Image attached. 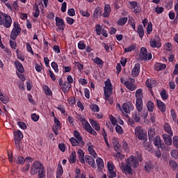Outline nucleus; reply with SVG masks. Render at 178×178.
Returning a JSON list of instances; mask_svg holds the SVG:
<instances>
[{
  "label": "nucleus",
  "instance_id": "obj_50",
  "mask_svg": "<svg viewBox=\"0 0 178 178\" xmlns=\"http://www.w3.org/2000/svg\"><path fill=\"white\" fill-rule=\"evenodd\" d=\"M114 158H115L117 161H122V159H124V156L120 152H117L114 155Z\"/></svg>",
  "mask_w": 178,
  "mask_h": 178
},
{
  "label": "nucleus",
  "instance_id": "obj_7",
  "mask_svg": "<svg viewBox=\"0 0 178 178\" xmlns=\"http://www.w3.org/2000/svg\"><path fill=\"white\" fill-rule=\"evenodd\" d=\"M44 168V165L41 162L37 161H34L31 168V175L33 176L37 175L40 171H41Z\"/></svg>",
  "mask_w": 178,
  "mask_h": 178
},
{
  "label": "nucleus",
  "instance_id": "obj_26",
  "mask_svg": "<svg viewBox=\"0 0 178 178\" xmlns=\"http://www.w3.org/2000/svg\"><path fill=\"white\" fill-rule=\"evenodd\" d=\"M77 155L79 158L81 163H86V161H84V152L81 149H79L77 150Z\"/></svg>",
  "mask_w": 178,
  "mask_h": 178
},
{
  "label": "nucleus",
  "instance_id": "obj_22",
  "mask_svg": "<svg viewBox=\"0 0 178 178\" xmlns=\"http://www.w3.org/2000/svg\"><path fill=\"white\" fill-rule=\"evenodd\" d=\"M157 107L163 113L166 112V105L162 101L156 99Z\"/></svg>",
  "mask_w": 178,
  "mask_h": 178
},
{
  "label": "nucleus",
  "instance_id": "obj_58",
  "mask_svg": "<svg viewBox=\"0 0 178 178\" xmlns=\"http://www.w3.org/2000/svg\"><path fill=\"white\" fill-rule=\"evenodd\" d=\"M164 48H165V49H166V51H172L173 46L172 45V43L167 42V43H165Z\"/></svg>",
  "mask_w": 178,
  "mask_h": 178
},
{
  "label": "nucleus",
  "instance_id": "obj_52",
  "mask_svg": "<svg viewBox=\"0 0 178 178\" xmlns=\"http://www.w3.org/2000/svg\"><path fill=\"white\" fill-rule=\"evenodd\" d=\"M133 118L135 122H138L141 120V114H140V113H135L133 115Z\"/></svg>",
  "mask_w": 178,
  "mask_h": 178
},
{
  "label": "nucleus",
  "instance_id": "obj_64",
  "mask_svg": "<svg viewBox=\"0 0 178 178\" xmlns=\"http://www.w3.org/2000/svg\"><path fill=\"white\" fill-rule=\"evenodd\" d=\"M173 144L175 148H178V137L177 136L173 137Z\"/></svg>",
  "mask_w": 178,
  "mask_h": 178
},
{
  "label": "nucleus",
  "instance_id": "obj_4",
  "mask_svg": "<svg viewBox=\"0 0 178 178\" xmlns=\"http://www.w3.org/2000/svg\"><path fill=\"white\" fill-rule=\"evenodd\" d=\"M76 119L81 122L83 129H85L88 133H90L92 136H97V131H95V130L91 127V125L87 120H86V118L84 116L78 115L76 116Z\"/></svg>",
  "mask_w": 178,
  "mask_h": 178
},
{
  "label": "nucleus",
  "instance_id": "obj_47",
  "mask_svg": "<svg viewBox=\"0 0 178 178\" xmlns=\"http://www.w3.org/2000/svg\"><path fill=\"white\" fill-rule=\"evenodd\" d=\"M169 165L170 168L173 169V170H178V165L177 163L175 161H170Z\"/></svg>",
  "mask_w": 178,
  "mask_h": 178
},
{
  "label": "nucleus",
  "instance_id": "obj_19",
  "mask_svg": "<svg viewBox=\"0 0 178 178\" xmlns=\"http://www.w3.org/2000/svg\"><path fill=\"white\" fill-rule=\"evenodd\" d=\"M140 63H136L131 72V76L134 77H137L140 74Z\"/></svg>",
  "mask_w": 178,
  "mask_h": 178
},
{
  "label": "nucleus",
  "instance_id": "obj_25",
  "mask_svg": "<svg viewBox=\"0 0 178 178\" xmlns=\"http://www.w3.org/2000/svg\"><path fill=\"white\" fill-rule=\"evenodd\" d=\"M156 86V81L152 79H148L146 81V86L147 88H152V87H155Z\"/></svg>",
  "mask_w": 178,
  "mask_h": 178
},
{
  "label": "nucleus",
  "instance_id": "obj_62",
  "mask_svg": "<svg viewBox=\"0 0 178 178\" xmlns=\"http://www.w3.org/2000/svg\"><path fill=\"white\" fill-rule=\"evenodd\" d=\"M38 178H44L45 177V168H43L42 170H40L38 172Z\"/></svg>",
  "mask_w": 178,
  "mask_h": 178
},
{
  "label": "nucleus",
  "instance_id": "obj_17",
  "mask_svg": "<svg viewBox=\"0 0 178 178\" xmlns=\"http://www.w3.org/2000/svg\"><path fill=\"white\" fill-rule=\"evenodd\" d=\"M88 147V151L90 155L93 156V158H97L98 154H97V152H95V150L94 149V145L91 142H89L87 143Z\"/></svg>",
  "mask_w": 178,
  "mask_h": 178
},
{
  "label": "nucleus",
  "instance_id": "obj_21",
  "mask_svg": "<svg viewBox=\"0 0 178 178\" xmlns=\"http://www.w3.org/2000/svg\"><path fill=\"white\" fill-rule=\"evenodd\" d=\"M128 6L130 9H134V13H138V12H140L138 6H137V2L136 1H129Z\"/></svg>",
  "mask_w": 178,
  "mask_h": 178
},
{
  "label": "nucleus",
  "instance_id": "obj_59",
  "mask_svg": "<svg viewBox=\"0 0 178 178\" xmlns=\"http://www.w3.org/2000/svg\"><path fill=\"white\" fill-rule=\"evenodd\" d=\"M100 15H101V8H99V7H98V8H96L95 9V11H94V13H93V16L95 17H98V16H100Z\"/></svg>",
  "mask_w": 178,
  "mask_h": 178
},
{
  "label": "nucleus",
  "instance_id": "obj_35",
  "mask_svg": "<svg viewBox=\"0 0 178 178\" xmlns=\"http://www.w3.org/2000/svg\"><path fill=\"white\" fill-rule=\"evenodd\" d=\"M33 15L35 17H38L40 16V8L37 3L33 6Z\"/></svg>",
  "mask_w": 178,
  "mask_h": 178
},
{
  "label": "nucleus",
  "instance_id": "obj_33",
  "mask_svg": "<svg viewBox=\"0 0 178 178\" xmlns=\"http://www.w3.org/2000/svg\"><path fill=\"white\" fill-rule=\"evenodd\" d=\"M26 165L22 168L23 172H26L30 169V162L34 161L31 157H26Z\"/></svg>",
  "mask_w": 178,
  "mask_h": 178
},
{
  "label": "nucleus",
  "instance_id": "obj_30",
  "mask_svg": "<svg viewBox=\"0 0 178 178\" xmlns=\"http://www.w3.org/2000/svg\"><path fill=\"white\" fill-rule=\"evenodd\" d=\"M22 138H23V134L20 131L14 132L15 141H22Z\"/></svg>",
  "mask_w": 178,
  "mask_h": 178
},
{
  "label": "nucleus",
  "instance_id": "obj_29",
  "mask_svg": "<svg viewBox=\"0 0 178 178\" xmlns=\"http://www.w3.org/2000/svg\"><path fill=\"white\" fill-rule=\"evenodd\" d=\"M154 145L157 148H161L162 147V140H161V136H156V138L154 140Z\"/></svg>",
  "mask_w": 178,
  "mask_h": 178
},
{
  "label": "nucleus",
  "instance_id": "obj_54",
  "mask_svg": "<svg viewBox=\"0 0 178 178\" xmlns=\"http://www.w3.org/2000/svg\"><path fill=\"white\" fill-rule=\"evenodd\" d=\"M15 147L18 151H20V149H23L22 143L21 140H15Z\"/></svg>",
  "mask_w": 178,
  "mask_h": 178
},
{
  "label": "nucleus",
  "instance_id": "obj_61",
  "mask_svg": "<svg viewBox=\"0 0 178 178\" xmlns=\"http://www.w3.org/2000/svg\"><path fill=\"white\" fill-rule=\"evenodd\" d=\"M51 67L54 69L55 73H59V69L58 68V64L56 62L51 63Z\"/></svg>",
  "mask_w": 178,
  "mask_h": 178
},
{
  "label": "nucleus",
  "instance_id": "obj_16",
  "mask_svg": "<svg viewBox=\"0 0 178 178\" xmlns=\"http://www.w3.org/2000/svg\"><path fill=\"white\" fill-rule=\"evenodd\" d=\"M56 26L58 30H60L61 31H63L65 27V21H63V19H61L59 17H56Z\"/></svg>",
  "mask_w": 178,
  "mask_h": 178
},
{
  "label": "nucleus",
  "instance_id": "obj_24",
  "mask_svg": "<svg viewBox=\"0 0 178 178\" xmlns=\"http://www.w3.org/2000/svg\"><path fill=\"white\" fill-rule=\"evenodd\" d=\"M90 123L92 127H93L96 131H99V130H101V127L99 126V123H98V122L94 120H90Z\"/></svg>",
  "mask_w": 178,
  "mask_h": 178
},
{
  "label": "nucleus",
  "instance_id": "obj_41",
  "mask_svg": "<svg viewBox=\"0 0 178 178\" xmlns=\"http://www.w3.org/2000/svg\"><path fill=\"white\" fill-rule=\"evenodd\" d=\"M63 175V168L62 165H58L57 168L56 178H60V176Z\"/></svg>",
  "mask_w": 178,
  "mask_h": 178
},
{
  "label": "nucleus",
  "instance_id": "obj_2",
  "mask_svg": "<svg viewBox=\"0 0 178 178\" xmlns=\"http://www.w3.org/2000/svg\"><path fill=\"white\" fill-rule=\"evenodd\" d=\"M104 92L105 101H108L112 105L113 101L111 99V95L113 94V86H112V83H111V79H109L104 82Z\"/></svg>",
  "mask_w": 178,
  "mask_h": 178
},
{
  "label": "nucleus",
  "instance_id": "obj_56",
  "mask_svg": "<svg viewBox=\"0 0 178 178\" xmlns=\"http://www.w3.org/2000/svg\"><path fill=\"white\" fill-rule=\"evenodd\" d=\"M109 120L114 126H116L118 124V120H116V118H115L113 115H109Z\"/></svg>",
  "mask_w": 178,
  "mask_h": 178
},
{
  "label": "nucleus",
  "instance_id": "obj_49",
  "mask_svg": "<svg viewBox=\"0 0 178 178\" xmlns=\"http://www.w3.org/2000/svg\"><path fill=\"white\" fill-rule=\"evenodd\" d=\"M42 88L46 95H52V91H51V89L47 86H43Z\"/></svg>",
  "mask_w": 178,
  "mask_h": 178
},
{
  "label": "nucleus",
  "instance_id": "obj_15",
  "mask_svg": "<svg viewBox=\"0 0 178 178\" xmlns=\"http://www.w3.org/2000/svg\"><path fill=\"white\" fill-rule=\"evenodd\" d=\"M122 109L125 113H130L131 111L134 110V105L133 103L129 102L122 104Z\"/></svg>",
  "mask_w": 178,
  "mask_h": 178
},
{
  "label": "nucleus",
  "instance_id": "obj_53",
  "mask_svg": "<svg viewBox=\"0 0 178 178\" xmlns=\"http://www.w3.org/2000/svg\"><path fill=\"white\" fill-rule=\"evenodd\" d=\"M115 131L118 134H120V136H122V134H123V133H124V131H123V128H122V127L120 125H119V124L116 125V127H115Z\"/></svg>",
  "mask_w": 178,
  "mask_h": 178
},
{
  "label": "nucleus",
  "instance_id": "obj_8",
  "mask_svg": "<svg viewBox=\"0 0 178 178\" xmlns=\"http://www.w3.org/2000/svg\"><path fill=\"white\" fill-rule=\"evenodd\" d=\"M135 136H136V137H138V138L142 141H147V132L144 131L141 127H136L135 128Z\"/></svg>",
  "mask_w": 178,
  "mask_h": 178
},
{
  "label": "nucleus",
  "instance_id": "obj_28",
  "mask_svg": "<svg viewBox=\"0 0 178 178\" xmlns=\"http://www.w3.org/2000/svg\"><path fill=\"white\" fill-rule=\"evenodd\" d=\"M111 11H112V9L111 8V5L106 4L104 6V13H103L104 17H108V16L111 15Z\"/></svg>",
  "mask_w": 178,
  "mask_h": 178
},
{
  "label": "nucleus",
  "instance_id": "obj_63",
  "mask_svg": "<svg viewBox=\"0 0 178 178\" xmlns=\"http://www.w3.org/2000/svg\"><path fill=\"white\" fill-rule=\"evenodd\" d=\"M152 33V23L149 22L147 27V33L151 34Z\"/></svg>",
  "mask_w": 178,
  "mask_h": 178
},
{
  "label": "nucleus",
  "instance_id": "obj_11",
  "mask_svg": "<svg viewBox=\"0 0 178 178\" xmlns=\"http://www.w3.org/2000/svg\"><path fill=\"white\" fill-rule=\"evenodd\" d=\"M149 44L152 48H161V47H162L161 38H159L158 36H156L154 38L150 39Z\"/></svg>",
  "mask_w": 178,
  "mask_h": 178
},
{
  "label": "nucleus",
  "instance_id": "obj_40",
  "mask_svg": "<svg viewBox=\"0 0 178 178\" xmlns=\"http://www.w3.org/2000/svg\"><path fill=\"white\" fill-rule=\"evenodd\" d=\"M135 97L136 99H143V89L139 88L136 91Z\"/></svg>",
  "mask_w": 178,
  "mask_h": 178
},
{
  "label": "nucleus",
  "instance_id": "obj_36",
  "mask_svg": "<svg viewBox=\"0 0 178 178\" xmlns=\"http://www.w3.org/2000/svg\"><path fill=\"white\" fill-rule=\"evenodd\" d=\"M15 66H16L18 72H19V73H24V67H23V65H22L20 63V61L16 60Z\"/></svg>",
  "mask_w": 178,
  "mask_h": 178
},
{
  "label": "nucleus",
  "instance_id": "obj_13",
  "mask_svg": "<svg viewBox=\"0 0 178 178\" xmlns=\"http://www.w3.org/2000/svg\"><path fill=\"white\" fill-rule=\"evenodd\" d=\"M107 169L108 170V176H111V177H116V169L115 168V164H113V162L108 161L107 163Z\"/></svg>",
  "mask_w": 178,
  "mask_h": 178
},
{
  "label": "nucleus",
  "instance_id": "obj_48",
  "mask_svg": "<svg viewBox=\"0 0 178 178\" xmlns=\"http://www.w3.org/2000/svg\"><path fill=\"white\" fill-rule=\"evenodd\" d=\"M136 49V44H132L130 46L124 49V52H131Z\"/></svg>",
  "mask_w": 178,
  "mask_h": 178
},
{
  "label": "nucleus",
  "instance_id": "obj_14",
  "mask_svg": "<svg viewBox=\"0 0 178 178\" xmlns=\"http://www.w3.org/2000/svg\"><path fill=\"white\" fill-rule=\"evenodd\" d=\"M60 129H62V127L60 126V121H59V119L55 117L54 125L52 127V130L56 136H58V134H59V130H60Z\"/></svg>",
  "mask_w": 178,
  "mask_h": 178
},
{
  "label": "nucleus",
  "instance_id": "obj_51",
  "mask_svg": "<svg viewBox=\"0 0 178 178\" xmlns=\"http://www.w3.org/2000/svg\"><path fill=\"white\" fill-rule=\"evenodd\" d=\"M160 95H161V97L162 99H163V101L166 100V99L168 98V97H169V96L168 95V93H167V92H166V90H165V89H163V90L161 92Z\"/></svg>",
  "mask_w": 178,
  "mask_h": 178
},
{
  "label": "nucleus",
  "instance_id": "obj_38",
  "mask_svg": "<svg viewBox=\"0 0 178 178\" xmlns=\"http://www.w3.org/2000/svg\"><path fill=\"white\" fill-rule=\"evenodd\" d=\"M0 101H1L3 104H8L9 102V97L8 96L4 95L2 92L0 90Z\"/></svg>",
  "mask_w": 178,
  "mask_h": 178
},
{
  "label": "nucleus",
  "instance_id": "obj_45",
  "mask_svg": "<svg viewBox=\"0 0 178 178\" xmlns=\"http://www.w3.org/2000/svg\"><path fill=\"white\" fill-rule=\"evenodd\" d=\"M70 163H74L76 162V152L74 151L71 153L69 157Z\"/></svg>",
  "mask_w": 178,
  "mask_h": 178
},
{
  "label": "nucleus",
  "instance_id": "obj_34",
  "mask_svg": "<svg viewBox=\"0 0 178 178\" xmlns=\"http://www.w3.org/2000/svg\"><path fill=\"white\" fill-rule=\"evenodd\" d=\"M146 106L148 112H154V110L155 109V105L154 104V102L152 101H148L146 104Z\"/></svg>",
  "mask_w": 178,
  "mask_h": 178
},
{
  "label": "nucleus",
  "instance_id": "obj_44",
  "mask_svg": "<svg viewBox=\"0 0 178 178\" xmlns=\"http://www.w3.org/2000/svg\"><path fill=\"white\" fill-rule=\"evenodd\" d=\"M94 63L98 65V66H102L104 65V60H102L99 57H96L95 58H92Z\"/></svg>",
  "mask_w": 178,
  "mask_h": 178
},
{
  "label": "nucleus",
  "instance_id": "obj_20",
  "mask_svg": "<svg viewBox=\"0 0 178 178\" xmlns=\"http://www.w3.org/2000/svg\"><path fill=\"white\" fill-rule=\"evenodd\" d=\"M162 137H163L164 143H165V144H166V145H172V137H173V136L163 134L162 135Z\"/></svg>",
  "mask_w": 178,
  "mask_h": 178
},
{
  "label": "nucleus",
  "instance_id": "obj_43",
  "mask_svg": "<svg viewBox=\"0 0 178 178\" xmlns=\"http://www.w3.org/2000/svg\"><path fill=\"white\" fill-rule=\"evenodd\" d=\"M125 23H127V17H126L120 18L117 22V24H118V26H124Z\"/></svg>",
  "mask_w": 178,
  "mask_h": 178
},
{
  "label": "nucleus",
  "instance_id": "obj_60",
  "mask_svg": "<svg viewBox=\"0 0 178 178\" xmlns=\"http://www.w3.org/2000/svg\"><path fill=\"white\" fill-rule=\"evenodd\" d=\"M122 148L125 152H129L130 149H129V145L127 144V141L122 142Z\"/></svg>",
  "mask_w": 178,
  "mask_h": 178
},
{
  "label": "nucleus",
  "instance_id": "obj_6",
  "mask_svg": "<svg viewBox=\"0 0 178 178\" xmlns=\"http://www.w3.org/2000/svg\"><path fill=\"white\" fill-rule=\"evenodd\" d=\"M22 33V28H20V24H19V22L14 21L13 22V28L10 33V38L11 40H16L17 38V35Z\"/></svg>",
  "mask_w": 178,
  "mask_h": 178
},
{
  "label": "nucleus",
  "instance_id": "obj_1",
  "mask_svg": "<svg viewBox=\"0 0 178 178\" xmlns=\"http://www.w3.org/2000/svg\"><path fill=\"white\" fill-rule=\"evenodd\" d=\"M131 167L138 168V160L137 157L134 156H131L127 159L126 165L124 162L120 164V168L122 173L126 175H133V169Z\"/></svg>",
  "mask_w": 178,
  "mask_h": 178
},
{
  "label": "nucleus",
  "instance_id": "obj_31",
  "mask_svg": "<svg viewBox=\"0 0 178 178\" xmlns=\"http://www.w3.org/2000/svg\"><path fill=\"white\" fill-rule=\"evenodd\" d=\"M112 142L113 144L115 151H116L117 152L120 151V144H119V140H118V138H113Z\"/></svg>",
  "mask_w": 178,
  "mask_h": 178
},
{
  "label": "nucleus",
  "instance_id": "obj_3",
  "mask_svg": "<svg viewBox=\"0 0 178 178\" xmlns=\"http://www.w3.org/2000/svg\"><path fill=\"white\" fill-rule=\"evenodd\" d=\"M74 137L70 138V141L73 147H83L84 145V141H83V137L79 131H74Z\"/></svg>",
  "mask_w": 178,
  "mask_h": 178
},
{
  "label": "nucleus",
  "instance_id": "obj_37",
  "mask_svg": "<svg viewBox=\"0 0 178 178\" xmlns=\"http://www.w3.org/2000/svg\"><path fill=\"white\" fill-rule=\"evenodd\" d=\"M164 130L165 133H168L170 136H173V131H172V128L169 124L165 123L164 124Z\"/></svg>",
  "mask_w": 178,
  "mask_h": 178
},
{
  "label": "nucleus",
  "instance_id": "obj_39",
  "mask_svg": "<svg viewBox=\"0 0 178 178\" xmlns=\"http://www.w3.org/2000/svg\"><path fill=\"white\" fill-rule=\"evenodd\" d=\"M137 33L140 38H143L144 37V28L143 27V25L138 26Z\"/></svg>",
  "mask_w": 178,
  "mask_h": 178
},
{
  "label": "nucleus",
  "instance_id": "obj_23",
  "mask_svg": "<svg viewBox=\"0 0 178 178\" xmlns=\"http://www.w3.org/2000/svg\"><path fill=\"white\" fill-rule=\"evenodd\" d=\"M143 99H136V108L138 112H141L143 111Z\"/></svg>",
  "mask_w": 178,
  "mask_h": 178
},
{
  "label": "nucleus",
  "instance_id": "obj_46",
  "mask_svg": "<svg viewBox=\"0 0 178 178\" xmlns=\"http://www.w3.org/2000/svg\"><path fill=\"white\" fill-rule=\"evenodd\" d=\"M154 169V165L151 162H147L145 165V170L146 172H151V170Z\"/></svg>",
  "mask_w": 178,
  "mask_h": 178
},
{
  "label": "nucleus",
  "instance_id": "obj_32",
  "mask_svg": "<svg viewBox=\"0 0 178 178\" xmlns=\"http://www.w3.org/2000/svg\"><path fill=\"white\" fill-rule=\"evenodd\" d=\"M96 163L99 170H102V168H104V160L101 157H98L96 159Z\"/></svg>",
  "mask_w": 178,
  "mask_h": 178
},
{
  "label": "nucleus",
  "instance_id": "obj_9",
  "mask_svg": "<svg viewBox=\"0 0 178 178\" xmlns=\"http://www.w3.org/2000/svg\"><path fill=\"white\" fill-rule=\"evenodd\" d=\"M131 81H126L124 79L121 78V83L124 84L125 87L130 90V91H134L136 90L137 86L134 84V79H132Z\"/></svg>",
  "mask_w": 178,
  "mask_h": 178
},
{
  "label": "nucleus",
  "instance_id": "obj_10",
  "mask_svg": "<svg viewBox=\"0 0 178 178\" xmlns=\"http://www.w3.org/2000/svg\"><path fill=\"white\" fill-rule=\"evenodd\" d=\"M140 56L143 60H151L152 59V54L149 53L147 51V49L142 47L140 49Z\"/></svg>",
  "mask_w": 178,
  "mask_h": 178
},
{
  "label": "nucleus",
  "instance_id": "obj_57",
  "mask_svg": "<svg viewBox=\"0 0 178 178\" xmlns=\"http://www.w3.org/2000/svg\"><path fill=\"white\" fill-rule=\"evenodd\" d=\"M90 108L92 112H99V106L97 104H91Z\"/></svg>",
  "mask_w": 178,
  "mask_h": 178
},
{
  "label": "nucleus",
  "instance_id": "obj_12",
  "mask_svg": "<svg viewBox=\"0 0 178 178\" xmlns=\"http://www.w3.org/2000/svg\"><path fill=\"white\" fill-rule=\"evenodd\" d=\"M58 84H59L60 88L62 89L63 92H67L69 90H70V87H72V85L69 82L65 81L63 83V81L62 80V79H60L58 80Z\"/></svg>",
  "mask_w": 178,
  "mask_h": 178
},
{
  "label": "nucleus",
  "instance_id": "obj_27",
  "mask_svg": "<svg viewBox=\"0 0 178 178\" xmlns=\"http://www.w3.org/2000/svg\"><path fill=\"white\" fill-rule=\"evenodd\" d=\"M154 69L157 72H159L161 70H165V69H166V65L161 63H156L154 65Z\"/></svg>",
  "mask_w": 178,
  "mask_h": 178
},
{
  "label": "nucleus",
  "instance_id": "obj_55",
  "mask_svg": "<svg viewBox=\"0 0 178 178\" xmlns=\"http://www.w3.org/2000/svg\"><path fill=\"white\" fill-rule=\"evenodd\" d=\"M74 66H76L77 67V69L79 72H81V70H83V69L84 67L83 64H81L77 61H74Z\"/></svg>",
  "mask_w": 178,
  "mask_h": 178
},
{
  "label": "nucleus",
  "instance_id": "obj_42",
  "mask_svg": "<svg viewBox=\"0 0 178 178\" xmlns=\"http://www.w3.org/2000/svg\"><path fill=\"white\" fill-rule=\"evenodd\" d=\"M149 140H154L155 137V129L150 128L148 131Z\"/></svg>",
  "mask_w": 178,
  "mask_h": 178
},
{
  "label": "nucleus",
  "instance_id": "obj_5",
  "mask_svg": "<svg viewBox=\"0 0 178 178\" xmlns=\"http://www.w3.org/2000/svg\"><path fill=\"white\" fill-rule=\"evenodd\" d=\"M12 17L6 13H0V26L9 29L12 26Z\"/></svg>",
  "mask_w": 178,
  "mask_h": 178
},
{
  "label": "nucleus",
  "instance_id": "obj_18",
  "mask_svg": "<svg viewBox=\"0 0 178 178\" xmlns=\"http://www.w3.org/2000/svg\"><path fill=\"white\" fill-rule=\"evenodd\" d=\"M84 161L85 162H86V163H88V165L92 166L93 169L97 168V165H95V160H94V159L91 156H89V155L85 156Z\"/></svg>",
  "mask_w": 178,
  "mask_h": 178
}]
</instances>
